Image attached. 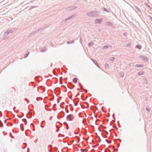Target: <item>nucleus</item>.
<instances>
[{
	"instance_id": "1",
	"label": "nucleus",
	"mask_w": 152,
	"mask_h": 152,
	"mask_svg": "<svg viewBox=\"0 0 152 152\" xmlns=\"http://www.w3.org/2000/svg\"><path fill=\"white\" fill-rule=\"evenodd\" d=\"M74 118V117L72 115L70 114L68 115L67 117V119L68 120L71 121Z\"/></svg>"
},
{
	"instance_id": "3",
	"label": "nucleus",
	"mask_w": 152,
	"mask_h": 152,
	"mask_svg": "<svg viewBox=\"0 0 152 152\" xmlns=\"http://www.w3.org/2000/svg\"><path fill=\"white\" fill-rule=\"evenodd\" d=\"M101 21V20L99 19H97L96 20V23H98L100 22Z\"/></svg>"
},
{
	"instance_id": "5",
	"label": "nucleus",
	"mask_w": 152,
	"mask_h": 152,
	"mask_svg": "<svg viewBox=\"0 0 152 152\" xmlns=\"http://www.w3.org/2000/svg\"><path fill=\"white\" fill-rule=\"evenodd\" d=\"M136 47L137 48H139V49H140L141 48V46L140 45H137L136 46Z\"/></svg>"
},
{
	"instance_id": "7",
	"label": "nucleus",
	"mask_w": 152,
	"mask_h": 152,
	"mask_svg": "<svg viewBox=\"0 0 152 152\" xmlns=\"http://www.w3.org/2000/svg\"><path fill=\"white\" fill-rule=\"evenodd\" d=\"M114 59H115V58H114V57H112V58H111L110 60H111V61H113Z\"/></svg>"
},
{
	"instance_id": "4",
	"label": "nucleus",
	"mask_w": 152,
	"mask_h": 152,
	"mask_svg": "<svg viewBox=\"0 0 152 152\" xmlns=\"http://www.w3.org/2000/svg\"><path fill=\"white\" fill-rule=\"evenodd\" d=\"M136 66L137 67H143V65H136Z\"/></svg>"
},
{
	"instance_id": "8",
	"label": "nucleus",
	"mask_w": 152,
	"mask_h": 152,
	"mask_svg": "<svg viewBox=\"0 0 152 152\" xmlns=\"http://www.w3.org/2000/svg\"><path fill=\"white\" fill-rule=\"evenodd\" d=\"M147 110L148 111H150V109H147Z\"/></svg>"
},
{
	"instance_id": "6",
	"label": "nucleus",
	"mask_w": 152,
	"mask_h": 152,
	"mask_svg": "<svg viewBox=\"0 0 152 152\" xmlns=\"http://www.w3.org/2000/svg\"><path fill=\"white\" fill-rule=\"evenodd\" d=\"M143 74V72H138V74L140 75H142Z\"/></svg>"
},
{
	"instance_id": "2",
	"label": "nucleus",
	"mask_w": 152,
	"mask_h": 152,
	"mask_svg": "<svg viewBox=\"0 0 152 152\" xmlns=\"http://www.w3.org/2000/svg\"><path fill=\"white\" fill-rule=\"evenodd\" d=\"M77 78H74L73 80V82L74 83H76L77 82Z\"/></svg>"
}]
</instances>
